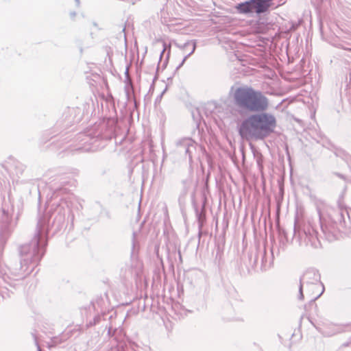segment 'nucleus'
Returning <instances> with one entry per match:
<instances>
[{"mask_svg":"<svg viewBox=\"0 0 351 351\" xmlns=\"http://www.w3.org/2000/svg\"><path fill=\"white\" fill-rule=\"evenodd\" d=\"M275 117L267 113L250 116L241 125L239 133L243 138H263L272 132L276 127Z\"/></svg>","mask_w":351,"mask_h":351,"instance_id":"nucleus-1","label":"nucleus"},{"mask_svg":"<svg viewBox=\"0 0 351 351\" xmlns=\"http://www.w3.org/2000/svg\"><path fill=\"white\" fill-rule=\"evenodd\" d=\"M234 99L238 107L250 112H263L269 106L267 98L261 92L249 87L238 88Z\"/></svg>","mask_w":351,"mask_h":351,"instance_id":"nucleus-2","label":"nucleus"},{"mask_svg":"<svg viewBox=\"0 0 351 351\" xmlns=\"http://www.w3.org/2000/svg\"><path fill=\"white\" fill-rule=\"evenodd\" d=\"M272 5L273 0H250L238 4L236 9L241 14H248L253 12L261 14L267 12Z\"/></svg>","mask_w":351,"mask_h":351,"instance_id":"nucleus-3","label":"nucleus"}]
</instances>
